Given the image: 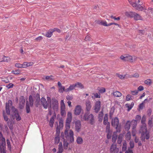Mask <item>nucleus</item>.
<instances>
[{
  "instance_id": "f03ea898",
  "label": "nucleus",
  "mask_w": 153,
  "mask_h": 153,
  "mask_svg": "<svg viewBox=\"0 0 153 153\" xmlns=\"http://www.w3.org/2000/svg\"><path fill=\"white\" fill-rule=\"evenodd\" d=\"M120 58L124 62H133L136 61L137 59V58L136 56H132L128 54L121 56Z\"/></svg>"
},
{
  "instance_id": "c9c22d12",
  "label": "nucleus",
  "mask_w": 153,
  "mask_h": 153,
  "mask_svg": "<svg viewBox=\"0 0 153 153\" xmlns=\"http://www.w3.org/2000/svg\"><path fill=\"white\" fill-rule=\"evenodd\" d=\"M137 122L134 120H132L130 123L131 124L132 127L133 128H135L137 125Z\"/></svg>"
},
{
  "instance_id": "f704fd0d",
  "label": "nucleus",
  "mask_w": 153,
  "mask_h": 153,
  "mask_svg": "<svg viewBox=\"0 0 153 153\" xmlns=\"http://www.w3.org/2000/svg\"><path fill=\"white\" fill-rule=\"evenodd\" d=\"M103 124L105 125L109 124V122H108V119L107 115H105L104 116L103 120Z\"/></svg>"
},
{
  "instance_id": "1a4fd4ad",
  "label": "nucleus",
  "mask_w": 153,
  "mask_h": 153,
  "mask_svg": "<svg viewBox=\"0 0 153 153\" xmlns=\"http://www.w3.org/2000/svg\"><path fill=\"white\" fill-rule=\"evenodd\" d=\"M71 122H69L66 121L65 123V128L66 129L65 131V132L64 133V135H66L67 136V135H69V131L70 130L69 129L70 128V123Z\"/></svg>"
},
{
  "instance_id": "6e6552de",
  "label": "nucleus",
  "mask_w": 153,
  "mask_h": 153,
  "mask_svg": "<svg viewBox=\"0 0 153 153\" xmlns=\"http://www.w3.org/2000/svg\"><path fill=\"white\" fill-rule=\"evenodd\" d=\"M101 107V102L100 100L97 101L95 104L94 110L96 113H97L100 110Z\"/></svg>"
},
{
  "instance_id": "aec40b11",
  "label": "nucleus",
  "mask_w": 153,
  "mask_h": 153,
  "mask_svg": "<svg viewBox=\"0 0 153 153\" xmlns=\"http://www.w3.org/2000/svg\"><path fill=\"white\" fill-rule=\"evenodd\" d=\"M115 150L118 151V149L117 148V145L113 143L112 145H111V146L110 149V152H113Z\"/></svg>"
},
{
  "instance_id": "a211bd4d",
  "label": "nucleus",
  "mask_w": 153,
  "mask_h": 153,
  "mask_svg": "<svg viewBox=\"0 0 153 153\" xmlns=\"http://www.w3.org/2000/svg\"><path fill=\"white\" fill-rule=\"evenodd\" d=\"M134 14L133 15V17L135 20L137 21L139 20H142V17L139 14L134 12Z\"/></svg>"
},
{
  "instance_id": "c85d7f7f",
  "label": "nucleus",
  "mask_w": 153,
  "mask_h": 153,
  "mask_svg": "<svg viewBox=\"0 0 153 153\" xmlns=\"http://www.w3.org/2000/svg\"><path fill=\"white\" fill-rule=\"evenodd\" d=\"M112 94L114 96V97H121L122 95V93L117 91L113 92Z\"/></svg>"
},
{
  "instance_id": "052dcab7",
  "label": "nucleus",
  "mask_w": 153,
  "mask_h": 153,
  "mask_svg": "<svg viewBox=\"0 0 153 153\" xmlns=\"http://www.w3.org/2000/svg\"><path fill=\"white\" fill-rule=\"evenodd\" d=\"M131 149L133 148L134 147V143L130 141L129 143Z\"/></svg>"
},
{
  "instance_id": "bf43d9fd",
  "label": "nucleus",
  "mask_w": 153,
  "mask_h": 153,
  "mask_svg": "<svg viewBox=\"0 0 153 153\" xmlns=\"http://www.w3.org/2000/svg\"><path fill=\"white\" fill-rule=\"evenodd\" d=\"M6 109V113L8 115H10V108H5Z\"/></svg>"
},
{
  "instance_id": "c03bdc74",
  "label": "nucleus",
  "mask_w": 153,
  "mask_h": 153,
  "mask_svg": "<svg viewBox=\"0 0 153 153\" xmlns=\"http://www.w3.org/2000/svg\"><path fill=\"white\" fill-rule=\"evenodd\" d=\"M75 85H76V86L77 87L81 89H82L84 88V87L83 85L81 83H80L79 82H77L76 83H75Z\"/></svg>"
},
{
  "instance_id": "a19ab883",
  "label": "nucleus",
  "mask_w": 153,
  "mask_h": 153,
  "mask_svg": "<svg viewBox=\"0 0 153 153\" xmlns=\"http://www.w3.org/2000/svg\"><path fill=\"white\" fill-rule=\"evenodd\" d=\"M36 106H38V104L39 101V99H40V96L39 94H36Z\"/></svg>"
},
{
  "instance_id": "6e6d98bb",
  "label": "nucleus",
  "mask_w": 153,
  "mask_h": 153,
  "mask_svg": "<svg viewBox=\"0 0 153 153\" xmlns=\"http://www.w3.org/2000/svg\"><path fill=\"white\" fill-rule=\"evenodd\" d=\"M126 149V143L124 142L123 143V146L122 147V150L123 151H125Z\"/></svg>"
},
{
  "instance_id": "4468645a",
  "label": "nucleus",
  "mask_w": 153,
  "mask_h": 153,
  "mask_svg": "<svg viewBox=\"0 0 153 153\" xmlns=\"http://www.w3.org/2000/svg\"><path fill=\"white\" fill-rule=\"evenodd\" d=\"M143 4V2H141L140 4H137V5L136 6L134 7H135L137 10L140 11H143L144 10H146V8L145 7V6H141Z\"/></svg>"
},
{
  "instance_id": "864d4df0",
  "label": "nucleus",
  "mask_w": 153,
  "mask_h": 153,
  "mask_svg": "<svg viewBox=\"0 0 153 153\" xmlns=\"http://www.w3.org/2000/svg\"><path fill=\"white\" fill-rule=\"evenodd\" d=\"M3 116L4 120L5 121H7L8 120L9 118L6 115V114L4 113V111L3 112Z\"/></svg>"
},
{
  "instance_id": "680f3d73",
  "label": "nucleus",
  "mask_w": 153,
  "mask_h": 153,
  "mask_svg": "<svg viewBox=\"0 0 153 153\" xmlns=\"http://www.w3.org/2000/svg\"><path fill=\"white\" fill-rule=\"evenodd\" d=\"M61 115L62 116H64L66 115V111L65 110H61L60 111Z\"/></svg>"
},
{
  "instance_id": "4d7b16f0",
  "label": "nucleus",
  "mask_w": 153,
  "mask_h": 153,
  "mask_svg": "<svg viewBox=\"0 0 153 153\" xmlns=\"http://www.w3.org/2000/svg\"><path fill=\"white\" fill-rule=\"evenodd\" d=\"M43 39V38L42 36H39L35 39V40L36 42H39L40 40H42Z\"/></svg>"
},
{
  "instance_id": "58836bf2",
  "label": "nucleus",
  "mask_w": 153,
  "mask_h": 153,
  "mask_svg": "<svg viewBox=\"0 0 153 153\" xmlns=\"http://www.w3.org/2000/svg\"><path fill=\"white\" fill-rule=\"evenodd\" d=\"M12 105V102L11 100H9L8 102L6 104V106L5 108H10Z\"/></svg>"
},
{
  "instance_id": "f8f14e48",
  "label": "nucleus",
  "mask_w": 153,
  "mask_h": 153,
  "mask_svg": "<svg viewBox=\"0 0 153 153\" xmlns=\"http://www.w3.org/2000/svg\"><path fill=\"white\" fill-rule=\"evenodd\" d=\"M24 105H25V99H24V96H22L19 98V108L22 109L24 107Z\"/></svg>"
},
{
  "instance_id": "b1692460",
  "label": "nucleus",
  "mask_w": 153,
  "mask_h": 153,
  "mask_svg": "<svg viewBox=\"0 0 153 153\" xmlns=\"http://www.w3.org/2000/svg\"><path fill=\"white\" fill-rule=\"evenodd\" d=\"M42 78L44 80H46L48 81L53 80L54 79L53 76L52 75L44 76V77H43Z\"/></svg>"
},
{
  "instance_id": "2f4dec72",
  "label": "nucleus",
  "mask_w": 153,
  "mask_h": 153,
  "mask_svg": "<svg viewBox=\"0 0 153 153\" xmlns=\"http://www.w3.org/2000/svg\"><path fill=\"white\" fill-rule=\"evenodd\" d=\"M131 124V122L128 121H127L126 125L125 126V129L126 131H128L130 128V124Z\"/></svg>"
},
{
  "instance_id": "2eb2a0df",
  "label": "nucleus",
  "mask_w": 153,
  "mask_h": 153,
  "mask_svg": "<svg viewBox=\"0 0 153 153\" xmlns=\"http://www.w3.org/2000/svg\"><path fill=\"white\" fill-rule=\"evenodd\" d=\"M58 85L59 87L58 89L60 93H62L64 91H65V87L64 86H62L60 82L59 81L58 82Z\"/></svg>"
},
{
  "instance_id": "473e14b6",
  "label": "nucleus",
  "mask_w": 153,
  "mask_h": 153,
  "mask_svg": "<svg viewBox=\"0 0 153 153\" xmlns=\"http://www.w3.org/2000/svg\"><path fill=\"white\" fill-rule=\"evenodd\" d=\"M98 90L100 94H102L106 91V90L104 87H98Z\"/></svg>"
},
{
  "instance_id": "49530a36",
  "label": "nucleus",
  "mask_w": 153,
  "mask_h": 153,
  "mask_svg": "<svg viewBox=\"0 0 153 153\" xmlns=\"http://www.w3.org/2000/svg\"><path fill=\"white\" fill-rule=\"evenodd\" d=\"M152 80L150 79H148L144 81L145 83L147 85H150L152 83Z\"/></svg>"
},
{
  "instance_id": "774afa93",
  "label": "nucleus",
  "mask_w": 153,
  "mask_h": 153,
  "mask_svg": "<svg viewBox=\"0 0 153 153\" xmlns=\"http://www.w3.org/2000/svg\"><path fill=\"white\" fill-rule=\"evenodd\" d=\"M51 30L52 31V32H53L54 31H57L58 33H60V30L59 29L56 28H55L53 30Z\"/></svg>"
},
{
  "instance_id": "7ed1b4c3",
  "label": "nucleus",
  "mask_w": 153,
  "mask_h": 153,
  "mask_svg": "<svg viewBox=\"0 0 153 153\" xmlns=\"http://www.w3.org/2000/svg\"><path fill=\"white\" fill-rule=\"evenodd\" d=\"M139 132L141 134V138L143 141H145V139L148 140L150 138V134L147 131L146 127L145 126L140 129Z\"/></svg>"
},
{
  "instance_id": "0eeeda50",
  "label": "nucleus",
  "mask_w": 153,
  "mask_h": 153,
  "mask_svg": "<svg viewBox=\"0 0 153 153\" xmlns=\"http://www.w3.org/2000/svg\"><path fill=\"white\" fill-rule=\"evenodd\" d=\"M12 113L14 115V117H16V120L17 121H19L21 120V117L18 113V111L17 109L15 108L14 107H12Z\"/></svg>"
},
{
  "instance_id": "3c124183",
  "label": "nucleus",
  "mask_w": 153,
  "mask_h": 153,
  "mask_svg": "<svg viewBox=\"0 0 153 153\" xmlns=\"http://www.w3.org/2000/svg\"><path fill=\"white\" fill-rule=\"evenodd\" d=\"M128 1L129 3L133 7L136 6L137 5V3L132 2V0H128Z\"/></svg>"
},
{
  "instance_id": "0e129e2a",
  "label": "nucleus",
  "mask_w": 153,
  "mask_h": 153,
  "mask_svg": "<svg viewBox=\"0 0 153 153\" xmlns=\"http://www.w3.org/2000/svg\"><path fill=\"white\" fill-rule=\"evenodd\" d=\"M91 38L90 36L89 35H87L86 36L85 40L86 41H89L91 40Z\"/></svg>"
},
{
  "instance_id": "9d476101",
  "label": "nucleus",
  "mask_w": 153,
  "mask_h": 153,
  "mask_svg": "<svg viewBox=\"0 0 153 153\" xmlns=\"http://www.w3.org/2000/svg\"><path fill=\"white\" fill-rule=\"evenodd\" d=\"M75 130L77 132H79L80 131L81 128V124L80 121L78 120L75 123Z\"/></svg>"
},
{
  "instance_id": "39448f33",
  "label": "nucleus",
  "mask_w": 153,
  "mask_h": 153,
  "mask_svg": "<svg viewBox=\"0 0 153 153\" xmlns=\"http://www.w3.org/2000/svg\"><path fill=\"white\" fill-rule=\"evenodd\" d=\"M59 103L58 100L55 98L51 99V103H50L49 109L52 108L54 111H57L58 109Z\"/></svg>"
},
{
  "instance_id": "f257e3e1",
  "label": "nucleus",
  "mask_w": 153,
  "mask_h": 153,
  "mask_svg": "<svg viewBox=\"0 0 153 153\" xmlns=\"http://www.w3.org/2000/svg\"><path fill=\"white\" fill-rule=\"evenodd\" d=\"M74 133L71 130H70L69 131V135H64V133H62L61 135V137L63 140V147L66 150L68 149L69 143L68 142L69 139L70 143H73L74 142Z\"/></svg>"
},
{
  "instance_id": "20e7f679",
  "label": "nucleus",
  "mask_w": 153,
  "mask_h": 153,
  "mask_svg": "<svg viewBox=\"0 0 153 153\" xmlns=\"http://www.w3.org/2000/svg\"><path fill=\"white\" fill-rule=\"evenodd\" d=\"M82 119L85 121H88L89 123L91 125H93L94 123V116L92 114H89L88 113H85Z\"/></svg>"
},
{
  "instance_id": "f3484780",
  "label": "nucleus",
  "mask_w": 153,
  "mask_h": 153,
  "mask_svg": "<svg viewBox=\"0 0 153 153\" xmlns=\"http://www.w3.org/2000/svg\"><path fill=\"white\" fill-rule=\"evenodd\" d=\"M59 132H57L56 135V136L54 138L55 143L56 144H58L60 141L59 137Z\"/></svg>"
},
{
  "instance_id": "13d9d810",
  "label": "nucleus",
  "mask_w": 153,
  "mask_h": 153,
  "mask_svg": "<svg viewBox=\"0 0 153 153\" xmlns=\"http://www.w3.org/2000/svg\"><path fill=\"white\" fill-rule=\"evenodd\" d=\"M15 66L17 68H23V65L17 63L15 64Z\"/></svg>"
},
{
  "instance_id": "69168bd1",
  "label": "nucleus",
  "mask_w": 153,
  "mask_h": 153,
  "mask_svg": "<svg viewBox=\"0 0 153 153\" xmlns=\"http://www.w3.org/2000/svg\"><path fill=\"white\" fill-rule=\"evenodd\" d=\"M7 146L9 149H11V145L10 144V141L8 140H7Z\"/></svg>"
},
{
  "instance_id": "72a5a7b5",
  "label": "nucleus",
  "mask_w": 153,
  "mask_h": 153,
  "mask_svg": "<svg viewBox=\"0 0 153 153\" xmlns=\"http://www.w3.org/2000/svg\"><path fill=\"white\" fill-rule=\"evenodd\" d=\"M54 123V117L53 116L51 117L50 119V121L49 122V125L50 126L52 127Z\"/></svg>"
},
{
  "instance_id": "5fc2aeb1",
  "label": "nucleus",
  "mask_w": 153,
  "mask_h": 153,
  "mask_svg": "<svg viewBox=\"0 0 153 153\" xmlns=\"http://www.w3.org/2000/svg\"><path fill=\"white\" fill-rule=\"evenodd\" d=\"M94 95L95 98H100V95L99 93V94L96 93L93 94Z\"/></svg>"
},
{
  "instance_id": "09e8293b",
  "label": "nucleus",
  "mask_w": 153,
  "mask_h": 153,
  "mask_svg": "<svg viewBox=\"0 0 153 153\" xmlns=\"http://www.w3.org/2000/svg\"><path fill=\"white\" fill-rule=\"evenodd\" d=\"M117 136L116 134H114L112 136V141L114 143L116 142L117 139Z\"/></svg>"
},
{
  "instance_id": "a18cd8bd",
  "label": "nucleus",
  "mask_w": 153,
  "mask_h": 153,
  "mask_svg": "<svg viewBox=\"0 0 153 153\" xmlns=\"http://www.w3.org/2000/svg\"><path fill=\"white\" fill-rule=\"evenodd\" d=\"M122 135L121 134H120L119 136L118 137L117 140V143L118 144H120L122 141Z\"/></svg>"
},
{
  "instance_id": "79ce46f5",
  "label": "nucleus",
  "mask_w": 153,
  "mask_h": 153,
  "mask_svg": "<svg viewBox=\"0 0 153 153\" xmlns=\"http://www.w3.org/2000/svg\"><path fill=\"white\" fill-rule=\"evenodd\" d=\"M53 32L52 30V31H48L46 33L45 36L47 37L50 38L52 36Z\"/></svg>"
},
{
  "instance_id": "e2e57ef3",
  "label": "nucleus",
  "mask_w": 153,
  "mask_h": 153,
  "mask_svg": "<svg viewBox=\"0 0 153 153\" xmlns=\"http://www.w3.org/2000/svg\"><path fill=\"white\" fill-rule=\"evenodd\" d=\"M106 132H109L110 129V124L106 125Z\"/></svg>"
},
{
  "instance_id": "a878e982",
  "label": "nucleus",
  "mask_w": 153,
  "mask_h": 153,
  "mask_svg": "<svg viewBox=\"0 0 153 153\" xmlns=\"http://www.w3.org/2000/svg\"><path fill=\"white\" fill-rule=\"evenodd\" d=\"M76 87V85H75V84H73L70 85L69 88L66 89L65 90V91L68 92L71 91L74 89Z\"/></svg>"
},
{
  "instance_id": "ea45409f",
  "label": "nucleus",
  "mask_w": 153,
  "mask_h": 153,
  "mask_svg": "<svg viewBox=\"0 0 153 153\" xmlns=\"http://www.w3.org/2000/svg\"><path fill=\"white\" fill-rule=\"evenodd\" d=\"M59 151L58 152H62L64 150L63 149V147L62 146V142H60L59 145Z\"/></svg>"
},
{
  "instance_id": "9b49d317",
  "label": "nucleus",
  "mask_w": 153,
  "mask_h": 153,
  "mask_svg": "<svg viewBox=\"0 0 153 153\" xmlns=\"http://www.w3.org/2000/svg\"><path fill=\"white\" fill-rule=\"evenodd\" d=\"M82 109L80 105H76L74 110V114L76 115H79L81 113Z\"/></svg>"
},
{
  "instance_id": "338daca9",
  "label": "nucleus",
  "mask_w": 153,
  "mask_h": 153,
  "mask_svg": "<svg viewBox=\"0 0 153 153\" xmlns=\"http://www.w3.org/2000/svg\"><path fill=\"white\" fill-rule=\"evenodd\" d=\"M139 74L137 73H135L133 74L132 76H131V77H139Z\"/></svg>"
},
{
  "instance_id": "cd10ccee",
  "label": "nucleus",
  "mask_w": 153,
  "mask_h": 153,
  "mask_svg": "<svg viewBox=\"0 0 153 153\" xmlns=\"http://www.w3.org/2000/svg\"><path fill=\"white\" fill-rule=\"evenodd\" d=\"M65 104L63 100H61L60 101V111L65 110Z\"/></svg>"
},
{
  "instance_id": "37998d69",
  "label": "nucleus",
  "mask_w": 153,
  "mask_h": 153,
  "mask_svg": "<svg viewBox=\"0 0 153 153\" xmlns=\"http://www.w3.org/2000/svg\"><path fill=\"white\" fill-rule=\"evenodd\" d=\"M30 105H29L28 102L27 101L26 103V109L27 113H29L30 112Z\"/></svg>"
},
{
  "instance_id": "ddd939ff",
  "label": "nucleus",
  "mask_w": 153,
  "mask_h": 153,
  "mask_svg": "<svg viewBox=\"0 0 153 153\" xmlns=\"http://www.w3.org/2000/svg\"><path fill=\"white\" fill-rule=\"evenodd\" d=\"M111 123L114 127L116 129H117L119 123V120L118 118L117 117H115L112 120V123Z\"/></svg>"
},
{
  "instance_id": "c756f323",
  "label": "nucleus",
  "mask_w": 153,
  "mask_h": 153,
  "mask_svg": "<svg viewBox=\"0 0 153 153\" xmlns=\"http://www.w3.org/2000/svg\"><path fill=\"white\" fill-rule=\"evenodd\" d=\"M29 105H30V106L32 107L33 105V100L32 96H31V95H30L29 96Z\"/></svg>"
},
{
  "instance_id": "bb28decb",
  "label": "nucleus",
  "mask_w": 153,
  "mask_h": 153,
  "mask_svg": "<svg viewBox=\"0 0 153 153\" xmlns=\"http://www.w3.org/2000/svg\"><path fill=\"white\" fill-rule=\"evenodd\" d=\"M134 12H126L125 13V15L127 17L133 18Z\"/></svg>"
},
{
  "instance_id": "5701e85b",
  "label": "nucleus",
  "mask_w": 153,
  "mask_h": 153,
  "mask_svg": "<svg viewBox=\"0 0 153 153\" xmlns=\"http://www.w3.org/2000/svg\"><path fill=\"white\" fill-rule=\"evenodd\" d=\"M134 103L132 102L131 104H126L125 105L126 107L128 108L127 111H129L131 110L134 105Z\"/></svg>"
},
{
  "instance_id": "8fccbe9b",
  "label": "nucleus",
  "mask_w": 153,
  "mask_h": 153,
  "mask_svg": "<svg viewBox=\"0 0 153 153\" xmlns=\"http://www.w3.org/2000/svg\"><path fill=\"white\" fill-rule=\"evenodd\" d=\"M132 96L130 94H128L127 95L126 98V100L127 101H128L130 100H132Z\"/></svg>"
},
{
  "instance_id": "e433bc0d",
  "label": "nucleus",
  "mask_w": 153,
  "mask_h": 153,
  "mask_svg": "<svg viewBox=\"0 0 153 153\" xmlns=\"http://www.w3.org/2000/svg\"><path fill=\"white\" fill-rule=\"evenodd\" d=\"M3 59V61L6 62H9L10 60V58L8 56H4L2 58Z\"/></svg>"
},
{
  "instance_id": "6ab92c4d",
  "label": "nucleus",
  "mask_w": 153,
  "mask_h": 153,
  "mask_svg": "<svg viewBox=\"0 0 153 153\" xmlns=\"http://www.w3.org/2000/svg\"><path fill=\"white\" fill-rule=\"evenodd\" d=\"M86 108L87 111H89L91 107V102L89 100H87L86 102Z\"/></svg>"
},
{
  "instance_id": "7c9ffc66",
  "label": "nucleus",
  "mask_w": 153,
  "mask_h": 153,
  "mask_svg": "<svg viewBox=\"0 0 153 153\" xmlns=\"http://www.w3.org/2000/svg\"><path fill=\"white\" fill-rule=\"evenodd\" d=\"M76 142L78 144H81L83 143V139L81 137L78 136L76 138Z\"/></svg>"
},
{
  "instance_id": "4c0bfd02",
  "label": "nucleus",
  "mask_w": 153,
  "mask_h": 153,
  "mask_svg": "<svg viewBox=\"0 0 153 153\" xmlns=\"http://www.w3.org/2000/svg\"><path fill=\"white\" fill-rule=\"evenodd\" d=\"M126 138L127 140H130L131 138V135L129 131H128L126 135Z\"/></svg>"
},
{
  "instance_id": "393cba45",
  "label": "nucleus",
  "mask_w": 153,
  "mask_h": 153,
  "mask_svg": "<svg viewBox=\"0 0 153 153\" xmlns=\"http://www.w3.org/2000/svg\"><path fill=\"white\" fill-rule=\"evenodd\" d=\"M33 64V63L31 62H25L23 63V68H26L27 67L32 65Z\"/></svg>"
},
{
  "instance_id": "4be33fe9",
  "label": "nucleus",
  "mask_w": 153,
  "mask_h": 153,
  "mask_svg": "<svg viewBox=\"0 0 153 153\" xmlns=\"http://www.w3.org/2000/svg\"><path fill=\"white\" fill-rule=\"evenodd\" d=\"M146 121V117L145 115H144L141 119V123L143 124V125L141 127V128H142V127H143V126H145L146 127V124L145 123V122Z\"/></svg>"
},
{
  "instance_id": "412c9836",
  "label": "nucleus",
  "mask_w": 153,
  "mask_h": 153,
  "mask_svg": "<svg viewBox=\"0 0 153 153\" xmlns=\"http://www.w3.org/2000/svg\"><path fill=\"white\" fill-rule=\"evenodd\" d=\"M72 119V114L70 112H68L67 115V118L66 121L71 122Z\"/></svg>"
},
{
  "instance_id": "603ef678",
  "label": "nucleus",
  "mask_w": 153,
  "mask_h": 153,
  "mask_svg": "<svg viewBox=\"0 0 153 153\" xmlns=\"http://www.w3.org/2000/svg\"><path fill=\"white\" fill-rule=\"evenodd\" d=\"M11 73H12L14 74L18 75V74H20V71L18 70H13L12 71Z\"/></svg>"
},
{
  "instance_id": "dca6fc26",
  "label": "nucleus",
  "mask_w": 153,
  "mask_h": 153,
  "mask_svg": "<svg viewBox=\"0 0 153 153\" xmlns=\"http://www.w3.org/2000/svg\"><path fill=\"white\" fill-rule=\"evenodd\" d=\"M117 76L119 77L120 79H124L125 78H131L130 75H129L128 74L120 75L119 74H116Z\"/></svg>"
},
{
  "instance_id": "423d86ee",
  "label": "nucleus",
  "mask_w": 153,
  "mask_h": 153,
  "mask_svg": "<svg viewBox=\"0 0 153 153\" xmlns=\"http://www.w3.org/2000/svg\"><path fill=\"white\" fill-rule=\"evenodd\" d=\"M41 102L42 105L44 107V108L47 109L49 107L50 105V103H51V98L49 97H47V100L44 97H42L41 99Z\"/></svg>"
},
{
  "instance_id": "de8ad7c7",
  "label": "nucleus",
  "mask_w": 153,
  "mask_h": 153,
  "mask_svg": "<svg viewBox=\"0 0 153 153\" xmlns=\"http://www.w3.org/2000/svg\"><path fill=\"white\" fill-rule=\"evenodd\" d=\"M141 119V117L140 115H137L135 117V120L137 123L139 122Z\"/></svg>"
}]
</instances>
